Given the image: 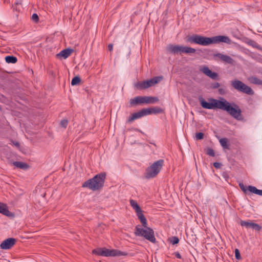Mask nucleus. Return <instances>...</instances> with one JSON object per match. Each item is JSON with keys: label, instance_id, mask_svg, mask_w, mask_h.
I'll use <instances>...</instances> for the list:
<instances>
[{"label": "nucleus", "instance_id": "f257e3e1", "mask_svg": "<svg viewBox=\"0 0 262 262\" xmlns=\"http://www.w3.org/2000/svg\"><path fill=\"white\" fill-rule=\"evenodd\" d=\"M208 101V102L206 101L202 97L199 98V101L203 108L210 110L215 108L223 110L226 111L235 119L240 121L243 120L241 110L237 105L233 103L234 107H233L224 98H222V100L209 98Z\"/></svg>", "mask_w": 262, "mask_h": 262}, {"label": "nucleus", "instance_id": "f03ea898", "mask_svg": "<svg viewBox=\"0 0 262 262\" xmlns=\"http://www.w3.org/2000/svg\"><path fill=\"white\" fill-rule=\"evenodd\" d=\"M105 178L106 173L101 172L84 182L82 184V187L88 188L93 191L97 190L103 187Z\"/></svg>", "mask_w": 262, "mask_h": 262}, {"label": "nucleus", "instance_id": "7ed1b4c3", "mask_svg": "<svg viewBox=\"0 0 262 262\" xmlns=\"http://www.w3.org/2000/svg\"><path fill=\"white\" fill-rule=\"evenodd\" d=\"M144 227V229L141 228L140 225L137 226L135 228V235L138 236H143L151 243H156V239L154 230L151 228L147 227V225Z\"/></svg>", "mask_w": 262, "mask_h": 262}, {"label": "nucleus", "instance_id": "20e7f679", "mask_svg": "<svg viewBox=\"0 0 262 262\" xmlns=\"http://www.w3.org/2000/svg\"><path fill=\"white\" fill-rule=\"evenodd\" d=\"M166 51L167 52L173 54H182L183 53H194L196 51V50L194 48L186 46H183L178 45H173L172 44H169L166 47Z\"/></svg>", "mask_w": 262, "mask_h": 262}, {"label": "nucleus", "instance_id": "39448f33", "mask_svg": "<svg viewBox=\"0 0 262 262\" xmlns=\"http://www.w3.org/2000/svg\"><path fill=\"white\" fill-rule=\"evenodd\" d=\"M163 164L164 160L162 159L155 162L146 169L144 174L145 177L147 179H150L157 176L161 171Z\"/></svg>", "mask_w": 262, "mask_h": 262}, {"label": "nucleus", "instance_id": "423d86ee", "mask_svg": "<svg viewBox=\"0 0 262 262\" xmlns=\"http://www.w3.org/2000/svg\"><path fill=\"white\" fill-rule=\"evenodd\" d=\"M186 41L191 43H196L204 46L212 44L211 37L197 34L188 36Z\"/></svg>", "mask_w": 262, "mask_h": 262}, {"label": "nucleus", "instance_id": "0eeeda50", "mask_svg": "<svg viewBox=\"0 0 262 262\" xmlns=\"http://www.w3.org/2000/svg\"><path fill=\"white\" fill-rule=\"evenodd\" d=\"M231 85L236 90L247 95H253L254 94L253 90L250 86L239 80L234 79L232 80Z\"/></svg>", "mask_w": 262, "mask_h": 262}, {"label": "nucleus", "instance_id": "6e6552de", "mask_svg": "<svg viewBox=\"0 0 262 262\" xmlns=\"http://www.w3.org/2000/svg\"><path fill=\"white\" fill-rule=\"evenodd\" d=\"M93 253L98 255L105 256H116L125 255L126 254L117 250H109L107 249H97L93 250Z\"/></svg>", "mask_w": 262, "mask_h": 262}, {"label": "nucleus", "instance_id": "1a4fd4ad", "mask_svg": "<svg viewBox=\"0 0 262 262\" xmlns=\"http://www.w3.org/2000/svg\"><path fill=\"white\" fill-rule=\"evenodd\" d=\"M130 204L133 208L135 210L137 215L138 219L140 220L142 225L143 227H146V225H147V220L143 214L142 211L140 206L138 204L136 201L133 200H130Z\"/></svg>", "mask_w": 262, "mask_h": 262}, {"label": "nucleus", "instance_id": "9d476101", "mask_svg": "<svg viewBox=\"0 0 262 262\" xmlns=\"http://www.w3.org/2000/svg\"><path fill=\"white\" fill-rule=\"evenodd\" d=\"M213 57L214 60H217V58H219L222 61L225 63H228L231 65H233L235 63V60L230 56L227 55H224L219 53L214 54L213 55Z\"/></svg>", "mask_w": 262, "mask_h": 262}, {"label": "nucleus", "instance_id": "9b49d317", "mask_svg": "<svg viewBox=\"0 0 262 262\" xmlns=\"http://www.w3.org/2000/svg\"><path fill=\"white\" fill-rule=\"evenodd\" d=\"M241 225L244 226L247 228H251L257 231H259L261 229V227L258 224L253 223L251 221H241Z\"/></svg>", "mask_w": 262, "mask_h": 262}, {"label": "nucleus", "instance_id": "f8f14e48", "mask_svg": "<svg viewBox=\"0 0 262 262\" xmlns=\"http://www.w3.org/2000/svg\"><path fill=\"white\" fill-rule=\"evenodd\" d=\"M16 242V239L14 238H8L2 242L0 247L2 249H9L15 245Z\"/></svg>", "mask_w": 262, "mask_h": 262}, {"label": "nucleus", "instance_id": "ddd939ff", "mask_svg": "<svg viewBox=\"0 0 262 262\" xmlns=\"http://www.w3.org/2000/svg\"><path fill=\"white\" fill-rule=\"evenodd\" d=\"M212 44L218 43L220 42H225L230 43L231 39L226 36L219 35L211 37Z\"/></svg>", "mask_w": 262, "mask_h": 262}, {"label": "nucleus", "instance_id": "4468645a", "mask_svg": "<svg viewBox=\"0 0 262 262\" xmlns=\"http://www.w3.org/2000/svg\"><path fill=\"white\" fill-rule=\"evenodd\" d=\"M146 112H145L144 108L132 114L128 118L127 122L131 123L135 120L140 118L143 116H146Z\"/></svg>", "mask_w": 262, "mask_h": 262}, {"label": "nucleus", "instance_id": "2eb2a0df", "mask_svg": "<svg viewBox=\"0 0 262 262\" xmlns=\"http://www.w3.org/2000/svg\"><path fill=\"white\" fill-rule=\"evenodd\" d=\"M201 71L204 74L209 77L212 79H216L218 77V74L215 72H212L208 67L204 66L201 69Z\"/></svg>", "mask_w": 262, "mask_h": 262}, {"label": "nucleus", "instance_id": "dca6fc26", "mask_svg": "<svg viewBox=\"0 0 262 262\" xmlns=\"http://www.w3.org/2000/svg\"><path fill=\"white\" fill-rule=\"evenodd\" d=\"M162 79L163 77L162 76H158L155 77L153 78H151L149 80L145 81L146 89L152 86V85H155L156 83H158Z\"/></svg>", "mask_w": 262, "mask_h": 262}, {"label": "nucleus", "instance_id": "f3484780", "mask_svg": "<svg viewBox=\"0 0 262 262\" xmlns=\"http://www.w3.org/2000/svg\"><path fill=\"white\" fill-rule=\"evenodd\" d=\"M143 96H137L130 99L129 104L131 106L143 104Z\"/></svg>", "mask_w": 262, "mask_h": 262}, {"label": "nucleus", "instance_id": "a211bd4d", "mask_svg": "<svg viewBox=\"0 0 262 262\" xmlns=\"http://www.w3.org/2000/svg\"><path fill=\"white\" fill-rule=\"evenodd\" d=\"M144 110L146 112V116L152 114H159L162 112V109L158 107L144 108Z\"/></svg>", "mask_w": 262, "mask_h": 262}, {"label": "nucleus", "instance_id": "6ab92c4d", "mask_svg": "<svg viewBox=\"0 0 262 262\" xmlns=\"http://www.w3.org/2000/svg\"><path fill=\"white\" fill-rule=\"evenodd\" d=\"M143 104L154 103L159 100L157 97L150 96H143Z\"/></svg>", "mask_w": 262, "mask_h": 262}, {"label": "nucleus", "instance_id": "aec40b11", "mask_svg": "<svg viewBox=\"0 0 262 262\" xmlns=\"http://www.w3.org/2000/svg\"><path fill=\"white\" fill-rule=\"evenodd\" d=\"M13 165L17 168L26 170L29 168V165L24 162L15 161L13 163Z\"/></svg>", "mask_w": 262, "mask_h": 262}, {"label": "nucleus", "instance_id": "412c9836", "mask_svg": "<svg viewBox=\"0 0 262 262\" xmlns=\"http://www.w3.org/2000/svg\"><path fill=\"white\" fill-rule=\"evenodd\" d=\"M219 142L224 149H230V144L227 138H221L220 139Z\"/></svg>", "mask_w": 262, "mask_h": 262}, {"label": "nucleus", "instance_id": "4be33fe9", "mask_svg": "<svg viewBox=\"0 0 262 262\" xmlns=\"http://www.w3.org/2000/svg\"><path fill=\"white\" fill-rule=\"evenodd\" d=\"M0 213H2L3 214H4L5 215L8 216L10 212L8 210V209L7 207V206L0 202Z\"/></svg>", "mask_w": 262, "mask_h": 262}, {"label": "nucleus", "instance_id": "5701e85b", "mask_svg": "<svg viewBox=\"0 0 262 262\" xmlns=\"http://www.w3.org/2000/svg\"><path fill=\"white\" fill-rule=\"evenodd\" d=\"M135 88L140 90L146 89V85L145 81H139L135 84Z\"/></svg>", "mask_w": 262, "mask_h": 262}, {"label": "nucleus", "instance_id": "b1692460", "mask_svg": "<svg viewBox=\"0 0 262 262\" xmlns=\"http://www.w3.org/2000/svg\"><path fill=\"white\" fill-rule=\"evenodd\" d=\"M6 62L8 63H15L17 62V58L13 56H7L5 57Z\"/></svg>", "mask_w": 262, "mask_h": 262}, {"label": "nucleus", "instance_id": "393cba45", "mask_svg": "<svg viewBox=\"0 0 262 262\" xmlns=\"http://www.w3.org/2000/svg\"><path fill=\"white\" fill-rule=\"evenodd\" d=\"M80 81H81L80 78L78 76H75L72 79V81H71V84L72 85H76L80 84Z\"/></svg>", "mask_w": 262, "mask_h": 262}, {"label": "nucleus", "instance_id": "a878e982", "mask_svg": "<svg viewBox=\"0 0 262 262\" xmlns=\"http://www.w3.org/2000/svg\"><path fill=\"white\" fill-rule=\"evenodd\" d=\"M250 81L251 83H252L253 84H262L261 80L256 77H251L250 78Z\"/></svg>", "mask_w": 262, "mask_h": 262}, {"label": "nucleus", "instance_id": "bb28decb", "mask_svg": "<svg viewBox=\"0 0 262 262\" xmlns=\"http://www.w3.org/2000/svg\"><path fill=\"white\" fill-rule=\"evenodd\" d=\"M56 57L59 59H66V49L62 50L59 53L56 54Z\"/></svg>", "mask_w": 262, "mask_h": 262}, {"label": "nucleus", "instance_id": "cd10ccee", "mask_svg": "<svg viewBox=\"0 0 262 262\" xmlns=\"http://www.w3.org/2000/svg\"><path fill=\"white\" fill-rule=\"evenodd\" d=\"M248 191L253 193L257 194V191L258 189H257L255 187L252 186H248Z\"/></svg>", "mask_w": 262, "mask_h": 262}, {"label": "nucleus", "instance_id": "c85d7f7f", "mask_svg": "<svg viewBox=\"0 0 262 262\" xmlns=\"http://www.w3.org/2000/svg\"><path fill=\"white\" fill-rule=\"evenodd\" d=\"M170 242L172 245H175L178 244L179 242V239L177 236H172L170 239Z\"/></svg>", "mask_w": 262, "mask_h": 262}, {"label": "nucleus", "instance_id": "c756f323", "mask_svg": "<svg viewBox=\"0 0 262 262\" xmlns=\"http://www.w3.org/2000/svg\"><path fill=\"white\" fill-rule=\"evenodd\" d=\"M239 187L241 190L245 193H246L248 191V187L245 186L244 184L242 183H239Z\"/></svg>", "mask_w": 262, "mask_h": 262}, {"label": "nucleus", "instance_id": "7c9ffc66", "mask_svg": "<svg viewBox=\"0 0 262 262\" xmlns=\"http://www.w3.org/2000/svg\"><path fill=\"white\" fill-rule=\"evenodd\" d=\"M206 154L211 157H214L215 156V153L212 148H208L206 151Z\"/></svg>", "mask_w": 262, "mask_h": 262}, {"label": "nucleus", "instance_id": "2f4dec72", "mask_svg": "<svg viewBox=\"0 0 262 262\" xmlns=\"http://www.w3.org/2000/svg\"><path fill=\"white\" fill-rule=\"evenodd\" d=\"M204 134L202 133H198L195 135V137L197 140H202L204 138Z\"/></svg>", "mask_w": 262, "mask_h": 262}, {"label": "nucleus", "instance_id": "473e14b6", "mask_svg": "<svg viewBox=\"0 0 262 262\" xmlns=\"http://www.w3.org/2000/svg\"><path fill=\"white\" fill-rule=\"evenodd\" d=\"M235 258L238 260L241 259L242 258L239 251L237 249H236L235 250Z\"/></svg>", "mask_w": 262, "mask_h": 262}, {"label": "nucleus", "instance_id": "72a5a7b5", "mask_svg": "<svg viewBox=\"0 0 262 262\" xmlns=\"http://www.w3.org/2000/svg\"><path fill=\"white\" fill-rule=\"evenodd\" d=\"M74 51V50L73 49L67 48V58L70 56L72 53H73Z\"/></svg>", "mask_w": 262, "mask_h": 262}, {"label": "nucleus", "instance_id": "f704fd0d", "mask_svg": "<svg viewBox=\"0 0 262 262\" xmlns=\"http://www.w3.org/2000/svg\"><path fill=\"white\" fill-rule=\"evenodd\" d=\"M32 19L35 22H37L39 20L38 16L37 14L34 13L31 17Z\"/></svg>", "mask_w": 262, "mask_h": 262}, {"label": "nucleus", "instance_id": "c9c22d12", "mask_svg": "<svg viewBox=\"0 0 262 262\" xmlns=\"http://www.w3.org/2000/svg\"><path fill=\"white\" fill-rule=\"evenodd\" d=\"M211 86L213 89H216L220 86V84L219 82H215L212 84Z\"/></svg>", "mask_w": 262, "mask_h": 262}, {"label": "nucleus", "instance_id": "e433bc0d", "mask_svg": "<svg viewBox=\"0 0 262 262\" xmlns=\"http://www.w3.org/2000/svg\"><path fill=\"white\" fill-rule=\"evenodd\" d=\"M222 164L219 162H214L213 163V166L216 168H220L221 167Z\"/></svg>", "mask_w": 262, "mask_h": 262}, {"label": "nucleus", "instance_id": "4c0bfd02", "mask_svg": "<svg viewBox=\"0 0 262 262\" xmlns=\"http://www.w3.org/2000/svg\"><path fill=\"white\" fill-rule=\"evenodd\" d=\"M174 254L178 258H181V256L179 252H175Z\"/></svg>", "mask_w": 262, "mask_h": 262}, {"label": "nucleus", "instance_id": "58836bf2", "mask_svg": "<svg viewBox=\"0 0 262 262\" xmlns=\"http://www.w3.org/2000/svg\"><path fill=\"white\" fill-rule=\"evenodd\" d=\"M113 49V45L112 44H110L108 46V49L110 51H112Z\"/></svg>", "mask_w": 262, "mask_h": 262}, {"label": "nucleus", "instance_id": "ea45409f", "mask_svg": "<svg viewBox=\"0 0 262 262\" xmlns=\"http://www.w3.org/2000/svg\"><path fill=\"white\" fill-rule=\"evenodd\" d=\"M259 195L262 196V190H259L257 191V194Z\"/></svg>", "mask_w": 262, "mask_h": 262}, {"label": "nucleus", "instance_id": "a19ab883", "mask_svg": "<svg viewBox=\"0 0 262 262\" xmlns=\"http://www.w3.org/2000/svg\"><path fill=\"white\" fill-rule=\"evenodd\" d=\"M219 92H220V93L221 94H224V90L223 89H219Z\"/></svg>", "mask_w": 262, "mask_h": 262}, {"label": "nucleus", "instance_id": "79ce46f5", "mask_svg": "<svg viewBox=\"0 0 262 262\" xmlns=\"http://www.w3.org/2000/svg\"><path fill=\"white\" fill-rule=\"evenodd\" d=\"M14 145L16 146V147H19V144L18 142H14Z\"/></svg>", "mask_w": 262, "mask_h": 262}, {"label": "nucleus", "instance_id": "37998d69", "mask_svg": "<svg viewBox=\"0 0 262 262\" xmlns=\"http://www.w3.org/2000/svg\"><path fill=\"white\" fill-rule=\"evenodd\" d=\"M64 120H62V121H61V125H62L63 126H64Z\"/></svg>", "mask_w": 262, "mask_h": 262}]
</instances>
